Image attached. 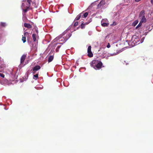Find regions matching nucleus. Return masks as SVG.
<instances>
[{"label": "nucleus", "instance_id": "35", "mask_svg": "<svg viewBox=\"0 0 153 153\" xmlns=\"http://www.w3.org/2000/svg\"><path fill=\"white\" fill-rule=\"evenodd\" d=\"M89 23V22H85V23L84 22V24H85V25H87Z\"/></svg>", "mask_w": 153, "mask_h": 153}, {"label": "nucleus", "instance_id": "32", "mask_svg": "<svg viewBox=\"0 0 153 153\" xmlns=\"http://www.w3.org/2000/svg\"><path fill=\"white\" fill-rule=\"evenodd\" d=\"M61 47V46H58V47H57L56 49V51H57L58 50H59V49L60 48V47Z\"/></svg>", "mask_w": 153, "mask_h": 153}, {"label": "nucleus", "instance_id": "33", "mask_svg": "<svg viewBox=\"0 0 153 153\" xmlns=\"http://www.w3.org/2000/svg\"><path fill=\"white\" fill-rule=\"evenodd\" d=\"M36 71H34L33 70V72H32V73H33V74H35L36 73Z\"/></svg>", "mask_w": 153, "mask_h": 153}, {"label": "nucleus", "instance_id": "30", "mask_svg": "<svg viewBox=\"0 0 153 153\" xmlns=\"http://www.w3.org/2000/svg\"><path fill=\"white\" fill-rule=\"evenodd\" d=\"M35 30L36 31V33L38 34V31L37 30V27L35 28Z\"/></svg>", "mask_w": 153, "mask_h": 153}, {"label": "nucleus", "instance_id": "18", "mask_svg": "<svg viewBox=\"0 0 153 153\" xmlns=\"http://www.w3.org/2000/svg\"><path fill=\"white\" fill-rule=\"evenodd\" d=\"M33 39L34 42H35L36 40V35L35 34H33L32 35Z\"/></svg>", "mask_w": 153, "mask_h": 153}, {"label": "nucleus", "instance_id": "15", "mask_svg": "<svg viewBox=\"0 0 153 153\" xmlns=\"http://www.w3.org/2000/svg\"><path fill=\"white\" fill-rule=\"evenodd\" d=\"M85 25L84 24V22H82V23L80 27L82 29H83L85 28Z\"/></svg>", "mask_w": 153, "mask_h": 153}, {"label": "nucleus", "instance_id": "11", "mask_svg": "<svg viewBox=\"0 0 153 153\" xmlns=\"http://www.w3.org/2000/svg\"><path fill=\"white\" fill-rule=\"evenodd\" d=\"M144 14H145V11L144 10H142L139 14V17H144Z\"/></svg>", "mask_w": 153, "mask_h": 153}, {"label": "nucleus", "instance_id": "23", "mask_svg": "<svg viewBox=\"0 0 153 153\" xmlns=\"http://www.w3.org/2000/svg\"><path fill=\"white\" fill-rule=\"evenodd\" d=\"M142 23L140 22L139 24L136 26V28L137 29L139 27H140L142 25Z\"/></svg>", "mask_w": 153, "mask_h": 153}, {"label": "nucleus", "instance_id": "22", "mask_svg": "<svg viewBox=\"0 0 153 153\" xmlns=\"http://www.w3.org/2000/svg\"><path fill=\"white\" fill-rule=\"evenodd\" d=\"M29 7V6L28 7H26V8H25V9H23V12L24 13H26V12H27V11L28 10V9H29V7Z\"/></svg>", "mask_w": 153, "mask_h": 153}, {"label": "nucleus", "instance_id": "28", "mask_svg": "<svg viewBox=\"0 0 153 153\" xmlns=\"http://www.w3.org/2000/svg\"><path fill=\"white\" fill-rule=\"evenodd\" d=\"M144 39V37H143L140 40V43H142L143 42Z\"/></svg>", "mask_w": 153, "mask_h": 153}, {"label": "nucleus", "instance_id": "21", "mask_svg": "<svg viewBox=\"0 0 153 153\" xmlns=\"http://www.w3.org/2000/svg\"><path fill=\"white\" fill-rule=\"evenodd\" d=\"M138 23V21L137 20H136L132 23V25L133 26H135L137 25Z\"/></svg>", "mask_w": 153, "mask_h": 153}, {"label": "nucleus", "instance_id": "19", "mask_svg": "<svg viewBox=\"0 0 153 153\" xmlns=\"http://www.w3.org/2000/svg\"><path fill=\"white\" fill-rule=\"evenodd\" d=\"M38 78V73L36 75H33V79L35 80L37 79Z\"/></svg>", "mask_w": 153, "mask_h": 153}, {"label": "nucleus", "instance_id": "25", "mask_svg": "<svg viewBox=\"0 0 153 153\" xmlns=\"http://www.w3.org/2000/svg\"><path fill=\"white\" fill-rule=\"evenodd\" d=\"M78 22H76L74 24V27L78 25Z\"/></svg>", "mask_w": 153, "mask_h": 153}, {"label": "nucleus", "instance_id": "8", "mask_svg": "<svg viewBox=\"0 0 153 153\" xmlns=\"http://www.w3.org/2000/svg\"><path fill=\"white\" fill-rule=\"evenodd\" d=\"M24 26L28 29H30L32 28V26L30 24L27 23L24 24Z\"/></svg>", "mask_w": 153, "mask_h": 153}, {"label": "nucleus", "instance_id": "9", "mask_svg": "<svg viewBox=\"0 0 153 153\" xmlns=\"http://www.w3.org/2000/svg\"><path fill=\"white\" fill-rule=\"evenodd\" d=\"M101 25L103 27H107L109 25V23H104V20H102L101 22Z\"/></svg>", "mask_w": 153, "mask_h": 153}, {"label": "nucleus", "instance_id": "16", "mask_svg": "<svg viewBox=\"0 0 153 153\" xmlns=\"http://www.w3.org/2000/svg\"><path fill=\"white\" fill-rule=\"evenodd\" d=\"M53 59V56H51L48 58V62H51Z\"/></svg>", "mask_w": 153, "mask_h": 153}, {"label": "nucleus", "instance_id": "6", "mask_svg": "<svg viewBox=\"0 0 153 153\" xmlns=\"http://www.w3.org/2000/svg\"><path fill=\"white\" fill-rule=\"evenodd\" d=\"M99 61L98 60H94L91 62V65L94 68L95 67Z\"/></svg>", "mask_w": 153, "mask_h": 153}, {"label": "nucleus", "instance_id": "24", "mask_svg": "<svg viewBox=\"0 0 153 153\" xmlns=\"http://www.w3.org/2000/svg\"><path fill=\"white\" fill-rule=\"evenodd\" d=\"M28 33L27 32H25L24 33V36L26 37L28 35Z\"/></svg>", "mask_w": 153, "mask_h": 153}, {"label": "nucleus", "instance_id": "34", "mask_svg": "<svg viewBox=\"0 0 153 153\" xmlns=\"http://www.w3.org/2000/svg\"><path fill=\"white\" fill-rule=\"evenodd\" d=\"M28 76H29V75L28 74H25V76L27 78L28 77Z\"/></svg>", "mask_w": 153, "mask_h": 153}, {"label": "nucleus", "instance_id": "10", "mask_svg": "<svg viewBox=\"0 0 153 153\" xmlns=\"http://www.w3.org/2000/svg\"><path fill=\"white\" fill-rule=\"evenodd\" d=\"M41 68V67L39 65H37L33 67V69L34 71H37Z\"/></svg>", "mask_w": 153, "mask_h": 153}, {"label": "nucleus", "instance_id": "3", "mask_svg": "<svg viewBox=\"0 0 153 153\" xmlns=\"http://www.w3.org/2000/svg\"><path fill=\"white\" fill-rule=\"evenodd\" d=\"M102 65V63L101 61H99L94 68L96 70L100 69L101 68Z\"/></svg>", "mask_w": 153, "mask_h": 153}, {"label": "nucleus", "instance_id": "4", "mask_svg": "<svg viewBox=\"0 0 153 153\" xmlns=\"http://www.w3.org/2000/svg\"><path fill=\"white\" fill-rule=\"evenodd\" d=\"M105 4V0H102L98 4L97 7V9H99L102 7Z\"/></svg>", "mask_w": 153, "mask_h": 153}, {"label": "nucleus", "instance_id": "13", "mask_svg": "<svg viewBox=\"0 0 153 153\" xmlns=\"http://www.w3.org/2000/svg\"><path fill=\"white\" fill-rule=\"evenodd\" d=\"M82 14V18H85L88 15V13L87 12H85L84 13H81Z\"/></svg>", "mask_w": 153, "mask_h": 153}, {"label": "nucleus", "instance_id": "5", "mask_svg": "<svg viewBox=\"0 0 153 153\" xmlns=\"http://www.w3.org/2000/svg\"><path fill=\"white\" fill-rule=\"evenodd\" d=\"M72 34L71 33H69L67 35L65 36L64 37L63 39H64V42H66L71 36Z\"/></svg>", "mask_w": 153, "mask_h": 153}, {"label": "nucleus", "instance_id": "39", "mask_svg": "<svg viewBox=\"0 0 153 153\" xmlns=\"http://www.w3.org/2000/svg\"><path fill=\"white\" fill-rule=\"evenodd\" d=\"M79 28V27H78L77 28V29Z\"/></svg>", "mask_w": 153, "mask_h": 153}, {"label": "nucleus", "instance_id": "29", "mask_svg": "<svg viewBox=\"0 0 153 153\" xmlns=\"http://www.w3.org/2000/svg\"><path fill=\"white\" fill-rule=\"evenodd\" d=\"M0 76L3 78L4 77V74L2 73H0Z\"/></svg>", "mask_w": 153, "mask_h": 153}, {"label": "nucleus", "instance_id": "27", "mask_svg": "<svg viewBox=\"0 0 153 153\" xmlns=\"http://www.w3.org/2000/svg\"><path fill=\"white\" fill-rule=\"evenodd\" d=\"M1 25L2 26L4 27L5 26V24L4 23L1 22Z\"/></svg>", "mask_w": 153, "mask_h": 153}, {"label": "nucleus", "instance_id": "17", "mask_svg": "<svg viewBox=\"0 0 153 153\" xmlns=\"http://www.w3.org/2000/svg\"><path fill=\"white\" fill-rule=\"evenodd\" d=\"M26 37L24 36L23 35H22V41L23 42V43H25V42H26Z\"/></svg>", "mask_w": 153, "mask_h": 153}, {"label": "nucleus", "instance_id": "26", "mask_svg": "<svg viewBox=\"0 0 153 153\" xmlns=\"http://www.w3.org/2000/svg\"><path fill=\"white\" fill-rule=\"evenodd\" d=\"M72 25H70L68 27V28L67 29V31H69V30L71 28V27H72Z\"/></svg>", "mask_w": 153, "mask_h": 153}, {"label": "nucleus", "instance_id": "37", "mask_svg": "<svg viewBox=\"0 0 153 153\" xmlns=\"http://www.w3.org/2000/svg\"><path fill=\"white\" fill-rule=\"evenodd\" d=\"M116 23L115 22H114L113 23V25H116Z\"/></svg>", "mask_w": 153, "mask_h": 153}, {"label": "nucleus", "instance_id": "36", "mask_svg": "<svg viewBox=\"0 0 153 153\" xmlns=\"http://www.w3.org/2000/svg\"><path fill=\"white\" fill-rule=\"evenodd\" d=\"M151 4H153V0H151Z\"/></svg>", "mask_w": 153, "mask_h": 153}, {"label": "nucleus", "instance_id": "38", "mask_svg": "<svg viewBox=\"0 0 153 153\" xmlns=\"http://www.w3.org/2000/svg\"><path fill=\"white\" fill-rule=\"evenodd\" d=\"M24 4V3H22V5H23Z\"/></svg>", "mask_w": 153, "mask_h": 153}, {"label": "nucleus", "instance_id": "1", "mask_svg": "<svg viewBox=\"0 0 153 153\" xmlns=\"http://www.w3.org/2000/svg\"><path fill=\"white\" fill-rule=\"evenodd\" d=\"M131 40L134 45L140 44V39L138 36L136 35H134L132 36Z\"/></svg>", "mask_w": 153, "mask_h": 153}, {"label": "nucleus", "instance_id": "31", "mask_svg": "<svg viewBox=\"0 0 153 153\" xmlns=\"http://www.w3.org/2000/svg\"><path fill=\"white\" fill-rule=\"evenodd\" d=\"M111 45L109 43H108L107 45V48H109L110 47Z\"/></svg>", "mask_w": 153, "mask_h": 153}, {"label": "nucleus", "instance_id": "2", "mask_svg": "<svg viewBox=\"0 0 153 153\" xmlns=\"http://www.w3.org/2000/svg\"><path fill=\"white\" fill-rule=\"evenodd\" d=\"M88 56L89 57H91L93 56V54L91 51V46H89L88 48Z\"/></svg>", "mask_w": 153, "mask_h": 153}, {"label": "nucleus", "instance_id": "12", "mask_svg": "<svg viewBox=\"0 0 153 153\" xmlns=\"http://www.w3.org/2000/svg\"><path fill=\"white\" fill-rule=\"evenodd\" d=\"M82 13L79 14L75 18V20H78L80 18L82 17Z\"/></svg>", "mask_w": 153, "mask_h": 153}, {"label": "nucleus", "instance_id": "7", "mask_svg": "<svg viewBox=\"0 0 153 153\" xmlns=\"http://www.w3.org/2000/svg\"><path fill=\"white\" fill-rule=\"evenodd\" d=\"M26 56L25 55L23 54L21 57L20 63L21 64H22L23 63L25 60L26 58Z\"/></svg>", "mask_w": 153, "mask_h": 153}, {"label": "nucleus", "instance_id": "14", "mask_svg": "<svg viewBox=\"0 0 153 153\" xmlns=\"http://www.w3.org/2000/svg\"><path fill=\"white\" fill-rule=\"evenodd\" d=\"M140 18H141V20L140 21V22H141L142 23L143 22H146V19L145 18V16L144 17H140Z\"/></svg>", "mask_w": 153, "mask_h": 153}, {"label": "nucleus", "instance_id": "20", "mask_svg": "<svg viewBox=\"0 0 153 153\" xmlns=\"http://www.w3.org/2000/svg\"><path fill=\"white\" fill-rule=\"evenodd\" d=\"M27 2L28 3V6L30 7L31 5V2H32V0H27Z\"/></svg>", "mask_w": 153, "mask_h": 153}]
</instances>
